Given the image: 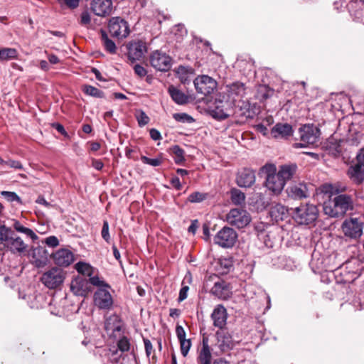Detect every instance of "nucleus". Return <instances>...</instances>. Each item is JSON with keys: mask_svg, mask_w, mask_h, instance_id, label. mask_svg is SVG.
Listing matches in <instances>:
<instances>
[{"mask_svg": "<svg viewBox=\"0 0 364 364\" xmlns=\"http://www.w3.org/2000/svg\"><path fill=\"white\" fill-rule=\"evenodd\" d=\"M149 134L151 138L154 141L159 140L161 138L160 132L156 129H151Z\"/></svg>", "mask_w": 364, "mask_h": 364, "instance_id": "nucleus-58", "label": "nucleus"}, {"mask_svg": "<svg viewBox=\"0 0 364 364\" xmlns=\"http://www.w3.org/2000/svg\"><path fill=\"white\" fill-rule=\"evenodd\" d=\"M45 242L46 245H48L49 247H55L58 245L59 241L58 239L55 236H49L48 237Z\"/></svg>", "mask_w": 364, "mask_h": 364, "instance_id": "nucleus-54", "label": "nucleus"}, {"mask_svg": "<svg viewBox=\"0 0 364 364\" xmlns=\"http://www.w3.org/2000/svg\"><path fill=\"white\" fill-rule=\"evenodd\" d=\"M168 93L172 100L178 105H184L188 102V97L173 85L168 87Z\"/></svg>", "mask_w": 364, "mask_h": 364, "instance_id": "nucleus-31", "label": "nucleus"}, {"mask_svg": "<svg viewBox=\"0 0 364 364\" xmlns=\"http://www.w3.org/2000/svg\"><path fill=\"white\" fill-rule=\"evenodd\" d=\"M288 196L294 199H302L308 197V188L306 184H295L287 189Z\"/></svg>", "mask_w": 364, "mask_h": 364, "instance_id": "nucleus-26", "label": "nucleus"}, {"mask_svg": "<svg viewBox=\"0 0 364 364\" xmlns=\"http://www.w3.org/2000/svg\"><path fill=\"white\" fill-rule=\"evenodd\" d=\"M133 69L135 74L140 77H144L147 74L146 70L139 64H136Z\"/></svg>", "mask_w": 364, "mask_h": 364, "instance_id": "nucleus-50", "label": "nucleus"}, {"mask_svg": "<svg viewBox=\"0 0 364 364\" xmlns=\"http://www.w3.org/2000/svg\"><path fill=\"white\" fill-rule=\"evenodd\" d=\"M111 0H92L91 8L97 16H104L111 11Z\"/></svg>", "mask_w": 364, "mask_h": 364, "instance_id": "nucleus-21", "label": "nucleus"}, {"mask_svg": "<svg viewBox=\"0 0 364 364\" xmlns=\"http://www.w3.org/2000/svg\"><path fill=\"white\" fill-rule=\"evenodd\" d=\"M0 241L4 242V246L14 254L23 253L28 248L22 238L5 225L0 226Z\"/></svg>", "mask_w": 364, "mask_h": 364, "instance_id": "nucleus-3", "label": "nucleus"}, {"mask_svg": "<svg viewBox=\"0 0 364 364\" xmlns=\"http://www.w3.org/2000/svg\"><path fill=\"white\" fill-rule=\"evenodd\" d=\"M5 165H7L8 166L15 168V169H22L23 166L21 163L18 161L11 160L9 159L8 161H5L4 163Z\"/></svg>", "mask_w": 364, "mask_h": 364, "instance_id": "nucleus-51", "label": "nucleus"}, {"mask_svg": "<svg viewBox=\"0 0 364 364\" xmlns=\"http://www.w3.org/2000/svg\"><path fill=\"white\" fill-rule=\"evenodd\" d=\"M101 235L102 238L107 242L110 240V235L109 233V223L107 221L105 220L103 223L102 229L101 231Z\"/></svg>", "mask_w": 364, "mask_h": 364, "instance_id": "nucleus-47", "label": "nucleus"}, {"mask_svg": "<svg viewBox=\"0 0 364 364\" xmlns=\"http://www.w3.org/2000/svg\"><path fill=\"white\" fill-rule=\"evenodd\" d=\"M101 39L107 50L114 53V42L108 38L107 33L103 30L101 31Z\"/></svg>", "mask_w": 364, "mask_h": 364, "instance_id": "nucleus-40", "label": "nucleus"}, {"mask_svg": "<svg viewBox=\"0 0 364 364\" xmlns=\"http://www.w3.org/2000/svg\"><path fill=\"white\" fill-rule=\"evenodd\" d=\"M181 314V311L178 309H171L169 312V316L171 317H178Z\"/></svg>", "mask_w": 364, "mask_h": 364, "instance_id": "nucleus-61", "label": "nucleus"}, {"mask_svg": "<svg viewBox=\"0 0 364 364\" xmlns=\"http://www.w3.org/2000/svg\"><path fill=\"white\" fill-rule=\"evenodd\" d=\"M245 95V84L240 82H235L225 86V102L221 101L212 111L213 117L218 119H225L232 114L233 107L246 108L248 105L243 101Z\"/></svg>", "mask_w": 364, "mask_h": 364, "instance_id": "nucleus-1", "label": "nucleus"}, {"mask_svg": "<svg viewBox=\"0 0 364 364\" xmlns=\"http://www.w3.org/2000/svg\"><path fill=\"white\" fill-rule=\"evenodd\" d=\"M209 196V194L207 193L203 192H193L189 195L188 200L189 202L195 203H200L205 200Z\"/></svg>", "mask_w": 364, "mask_h": 364, "instance_id": "nucleus-38", "label": "nucleus"}, {"mask_svg": "<svg viewBox=\"0 0 364 364\" xmlns=\"http://www.w3.org/2000/svg\"><path fill=\"white\" fill-rule=\"evenodd\" d=\"M217 343L216 347L219 349L220 353H225L229 352L235 346V342L232 336L224 330L218 331L216 332Z\"/></svg>", "mask_w": 364, "mask_h": 364, "instance_id": "nucleus-16", "label": "nucleus"}, {"mask_svg": "<svg viewBox=\"0 0 364 364\" xmlns=\"http://www.w3.org/2000/svg\"><path fill=\"white\" fill-rule=\"evenodd\" d=\"M54 263L59 267H68L74 261L73 253L68 249H60L52 254Z\"/></svg>", "mask_w": 364, "mask_h": 364, "instance_id": "nucleus-17", "label": "nucleus"}, {"mask_svg": "<svg viewBox=\"0 0 364 364\" xmlns=\"http://www.w3.org/2000/svg\"><path fill=\"white\" fill-rule=\"evenodd\" d=\"M70 290L77 296H86L90 291V285L87 279L77 277L72 280Z\"/></svg>", "mask_w": 364, "mask_h": 364, "instance_id": "nucleus-19", "label": "nucleus"}, {"mask_svg": "<svg viewBox=\"0 0 364 364\" xmlns=\"http://www.w3.org/2000/svg\"><path fill=\"white\" fill-rule=\"evenodd\" d=\"M141 161L143 163L152 166H159L162 163L161 158L151 159L145 156H141Z\"/></svg>", "mask_w": 364, "mask_h": 364, "instance_id": "nucleus-44", "label": "nucleus"}, {"mask_svg": "<svg viewBox=\"0 0 364 364\" xmlns=\"http://www.w3.org/2000/svg\"><path fill=\"white\" fill-rule=\"evenodd\" d=\"M210 291L213 295L221 299H227L231 295L229 286L223 280L215 282Z\"/></svg>", "mask_w": 364, "mask_h": 364, "instance_id": "nucleus-23", "label": "nucleus"}, {"mask_svg": "<svg viewBox=\"0 0 364 364\" xmlns=\"http://www.w3.org/2000/svg\"><path fill=\"white\" fill-rule=\"evenodd\" d=\"M237 239V232L230 227H224L214 237V242L223 248L232 247Z\"/></svg>", "mask_w": 364, "mask_h": 364, "instance_id": "nucleus-10", "label": "nucleus"}, {"mask_svg": "<svg viewBox=\"0 0 364 364\" xmlns=\"http://www.w3.org/2000/svg\"><path fill=\"white\" fill-rule=\"evenodd\" d=\"M213 364H230V363L223 358H219V359L215 360L213 362Z\"/></svg>", "mask_w": 364, "mask_h": 364, "instance_id": "nucleus-64", "label": "nucleus"}, {"mask_svg": "<svg viewBox=\"0 0 364 364\" xmlns=\"http://www.w3.org/2000/svg\"><path fill=\"white\" fill-rule=\"evenodd\" d=\"M1 195L9 202L16 201L18 203H22L21 198L15 192L3 191Z\"/></svg>", "mask_w": 364, "mask_h": 364, "instance_id": "nucleus-41", "label": "nucleus"}, {"mask_svg": "<svg viewBox=\"0 0 364 364\" xmlns=\"http://www.w3.org/2000/svg\"><path fill=\"white\" fill-rule=\"evenodd\" d=\"M48 60L51 64H57L59 62V58L55 55H48Z\"/></svg>", "mask_w": 364, "mask_h": 364, "instance_id": "nucleus-63", "label": "nucleus"}, {"mask_svg": "<svg viewBox=\"0 0 364 364\" xmlns=\"http://www.w3.org/2000/svg\"><path fill=\"white\" fill-rule=\"evenodd\" d=\"M128 58L132 61L139 60L147 52L146 43L141 41H133L127 45Z\"/></svg>", "mask_w": 364, "mask_h": 364, "instance_id": "nucleus-15", "label": "nucleus"}, {"mask_svg": "<svg viewBox=\"0 0 364 364\" xmlns=\"http://www.w3.org/2000/svg\"><path fill=\"white\" fill-rule=\"evenodd\" d=\"M363 166L358 162L356 164L350 166L348 171L347 175L349 178L355 184H361L364 181V169Z\"/></svg>", "mask_w": 364, "mask_h": 364, "instance_id": "nucleus-24", "label": "nucleus"}, {"mask_svg": "<svg viewBox=\"0 0 364 364\" xmlns=\"http://www.w3.org/2000/svg\"><path fill=\"white\" fill-rule=\"evenodd\" d=\"M82 91L87 95L102 98L104 97V93L99 89L92 85H85L82 87Z\"/></svg>", "mask_w": 364, "mask_h": 364, "instance_id": "nucleus-37", "label": "nucleus"}, {"mask_svg": "<svg viewBox=\"0 0 364 364\" xmlns=\"http://www.w3.org/2000/svg\"><path fill=\"white\" fill-rule=\"evenodd\" d=\"M101 355L105 364H114V351L110 348L104 349Z\"/></svg>", "mask_w": 364, "mask_h": 364, "instance_id": "nucleus-42", "label": "nucleus"}, {"mask_svg": "<svg viewBox=\"0 0 364 364\" xmlns=\"http://www.w3.org/2000/svg\"><path fill=\"white\" fill-rule=\"evenodd\" d=\"M75 269L80 274L90 276L92 268L90 265L85 262H79L75 264Z\"/></svg>", "mask_w": 364, "mask_h": 364, "instance_id": "nucleus-39", "label": "nucleus"}, {"mask_svg": "<svg viewBox=\"0 0 364 364\" xmlns=\"http://www.w3.org/2000/svg\"><path fill=\"white\" fill-rule=\"evenodd\" d=\"M341 230L346 237L357 239L363 234V223L358 218L346 219L342 223Z\"/></svg>", "mask_w": 364, "mask_h": 364, "instance_id": "nucleus-12", "label": "nucleus"}, {"mask_svg": "<svg viewBox=\"0 0 364 364\" xmlns=\"http://www.w3.org/2000/svg\"><path fill=\"white\" fill-rule=\"evenodd\" d=\"M173 154V159L176 164H181L185 161V151L178 145H174L171 148Z\"/></svg>", "mask_w": 364, "mask_h": 364, "instance_id": "nucleus-34", "label": "nucleus"}, {"mask_svg": "<svg viewBox=\"0 0 364 364\" xmlns=\"http://www.w3.org/2000/svg\"><path fill=\"white\" fill-rule=\"evenodd\" d=\"M193 83L196 91L205 96L210 95L217 86L216 81L208 75L196 77Z\"/></svg>", "mask_w": 364, "mask_h": 364, "instance_id": "nucleus-14", "label": "nucleus"}, {"mask_svg": "<svg viewBox=\"0 0 364 364\" xmlns=\"http://www.w3.org/2000/svg\"><path fill=\"white\" fill-rule=\"evenodd\" d=\"M292 127L287 124H277L272 129L271 134L274 138L283 139L292 134Z\"/></svg>", "mask_w": 364, "mask_h": 364, "instance_id": "nucleus-25", "label": "nucleus"}, {"mask_svg": "<svg viewBox=\"0 0 364 364\" xmlns=\"http://www.w3.org/2000/svg\"><path fill=\"white\" fill-rule=\"evenodd\" d=\"M181 346V354L185 357L188 355V351L191 346V342L190 339H183L179 341Z\"/></svg>", "mask_w": 364, "mask_h": 364, "instance_id": "nucleus-43", "label": "nucleus"}, {"mask_svg": "<svg viewBox=\"0 0 364 364\" xmlns=\"http://www.w3.org/2000/svg\"><path fill=\"white\" fill-rule=\"evenodd\" d=\"M269 213L271 218L276 222L283 221L289 216L288 208L281 203L272 204Z\"/></svg>", "mask_w": 364, "mask_h": 364, "instance_id": "nucleus-22", "label": "nucleus"}, {"mask_svg": "<svg viewBox=\"0 0 364 364\" xmlns=\"http://www.w3.org/2000/svg\"><path fill=\"white\" fill-rule=\"evenodd\" d=\"M356 159L357 162L364 168V148L360 151L359 154H358Z\"/></svg>", "mask_w": 364, "mask_h": 364, "instance_id": "nucleus-60", "label": "nucleus"}, {"mask_svg": "<svg viewBox=\"0 0 364 364\" xmlns=\"http://www.w3.org/2000/svg\"><path fill=\"white\" fill-rule=\"evenodd\" d=\"M13 226L16 231L24 233L27 236L30 237L33 241H35L38 238L37 235L31 229L23 226L19 221L16 220Z\"/></svg>", "mask_w": 364, "mask_h": 364, "instance_id": "nucleus-33", "label": "nucleus"}, {"mask_svg": "<svg viewBox=\"0 0 364 364\" xmlns=\"http://www.w3.org/2000/svg\"><path fill=\"white\" fill-rule=\"evenodd\" d=\"M297 169V166L294 164H284L279 166L277 173L284 179L286 183L287 181L290 180L295 174Z\"/></svg>", "mask_w": 364, "mask_h": 364, "instance_id": "nucleus-28", "label": "nucleus"}, {"mask_svg": "<svg viewBox=\"0 0 364 364\" xmlns=\"http://www.w3.org/2000/svg\"><path fill=\"white\" fill-rule=\"evenodd\" d=\"M176 73L181 82L186 85L191 82V77L193 75V69L191 67L181 65L177 68Z\"/></svg>", "mask_w": 364, "mask_h": 364, "instance_id": "nucleus-30", "label": "nucleus"}, {"mask_svg": "<svg viewBox=\"0 0 364 364\" xmlns=\"http://www.w3.org/2000/svg\"><path fill=\"white\" fill-rule=\"evenodd\" d=\"M149 60L153 68L161 72L169 70L172 65L171 57L166 53L158 50L151 54Z\"/></svg>", "mask_w": 364, "mask_h": 364, "instance_id": "nucleus-11", "label": "nucleus"}, {"mask_svg": "<svg viewBox=\"0 0 364 364\" xmlns=\"http://www.w3.org/2000/svg\"><path fill=\"white\" fill-rule=\"evenodd\" d=\"M143 342L144 344L146 355L147 357H149L154 351L152 343L148 338H143Z\"/></svg>", "mask_w": 364, "mask_h": 364, "instance_id": "nucleus-48", "label": "nucleus"}, {"mask_svg": "<svg viewBox=\"0 0 364 364\" xmlns=\"http://www.w3.org/2000/svg\"><path fill=\"white\" fill-rule=\"evenodd\" d=\"M112 316L113 315L112 314L105 315V321L104 325L105 333L110 339H112L114 336V319L112 318Z\"/></svg>", "mask_w": 364, "mask_h": 364, "instance_id": "nucleus-35", "label": "nucleus"}, {"mask_svg": "<svg viewBox=\"0 0 364 364\" xmlns=\"http://www.w3.org/2000/svg\"><path fill=\"white\" fill-rule=\"evenodd\" d=\"M136 119L140 127H144L149 122V117L143 111H140L136 114Z\"/></svg>", "mask_w": 364, "mask_h": 364, "instance_id": "nucleus-45", "label": "nucleus"}, {"mask_svg": "<svg viewBox=\"0 0 364 364\" xmlns=\"http://www.w3.org/2000/svg\"><path fill=\"white\" fill-rule=\"evenodd\" d=\"M36 203H39V204H42V205H43L46 206V207H50V206L51 205H50L48 202H47V201L46 200V199H45L43 197H42V196H39V197L37 198V200H36Z\"/></svg>", "mask_w": 364, "mask_h": 364, "instance_id": "nucleus-62", "label": "nucleus"}, {"mask_svg": "<svg viewBox=\"0 0 364 364\" xmlns=\"http://www.w3.org/2000/svg\"><path fill=\"white\" fill-rule=\"evenodd\" d=\"M301 142L295 143L294 148H303L308 145L315 144L320 136V129L313 124H305L299 128Z\"/></svg>", "mask_w": 364, "mask_h": 364, "instance_id": "nucleus-6", "label": "nucleus"}, {"mask_svg": "<svg viewBox=\"0 0 364 364\" xmlns=\"http://www.w3.org/2000/svg\"><path fill=\"white\" fill-rule=\"evenodd\" d=\"M318 215V210L313 204H302L296 208L293 213V219L299 225H309L314 223Z\"/></svg>", "mask_w": 364, "mask_h": 364, "instance_id": "nucleus-5", "label": "nucleus"}, {"mask_svg": "<svg viewBox=\"0 0 364 364\" xmlns=\"http://www.w3.org/2000/svg\"><path fill=\"white\" fill-rule=\"evenodd\" d=\"M173 118L175 120L181 122H191L193 121V119L186 113H176L173 114Z\"/></svg>", "mask_w": 364, "mask_h": 364, "instance_id": "nucleus-46", "label": "nucleus"}, {"mask_svg": "<svg viewBox=\"0 0 364 364\" xmlns=\"http://www.w3.org/2000/svg\"><path fill=\"white\" fill-rule=\"evenodd\" d=\"M65 278V272L58 267H52L43 274L41 277V282L48 289L58 288Z\"/></svg>", "mask_w": 364, "mask_h": 364, "instance_id": "nucleus-8", "label": "nucleus"}, {"mask_svg": "<svg viewBox=\"0 0 364 364\" xmlns=\"http://www.w3.org/2000/svg\"><path fill=\"white\" fill-rule=\"evenodd\" d=\"M60 4H65L70 9H75L79 5L80 0H58Z\"/></svg>", "mask_w": 364, "mask_h": 364, "instance_id": "nucleus-49", "label": "nucleus"}, {"mask_svg": "<svg viewBox=\"0 0 364 364\" xmlns=\"http://www.w3.org/2000/svg\"><path fill=\"white\" fill-rule=\"evenodd\" d=\"M108 289H110L109 286H103L95 292V304L101 309H108L112 306L113 299Z\"/></svg>", "mask_w": 364, "mask_h": 364, "instance_id": "nucleus-13", "label": "nucleus"}, {"mask_svg": "<svg viewBox=\"0 0 364 364\" xmlns=\"http://www.w3.org/2000/svg\"><path fill=\"white\" fill-rule=\"evenodd\" d=\"M250 214L244 208H236L231 209L226 215L225 220L231 226L243 228L251 222Z\"/></svg>", "mask_w": 364, "mask_h": 364, "instance_id": "nucleus-7", "label": "nucleus"}, {"mask_svg": "<svg viewBox=\"0 0 364 364\" xmlns=\"http://www.w3.org/2000/svg\"><path fill=\"white\" fill-rule=\"evenodd\" d=\"M261 171L266 174L265 187L274 195L280 194L286 183L277 173L276 166L267 164L261 168Z\"/></svg>", "mask_w": 364, "mask_h": 364, "instance_id": "nucleus-4", "label": "nucleus"}, {"mask_svg": "<svg viewBox=\"0 0 364 364\" xmlns=\"http://www.w3.org/2000/svg\"><path fill=\"white\" fill-rule=\"evenodd\" d=\"M211 362V353L208 343V341L203 340L202 348L200 351L198 363V364H210Z\"/></svg>", "mask_w": 364, "mask_h": 364, "instance_id": "nucleus-29", "label": "nucleus"}, {"mask_svg": "<svg viewBox=\"0 0 364 364\" xmlns=\"http://www.w3.org/2000/svg\"><path fill=\"white\" fill-rule=\"evenodd\" d=\"M255 173L252 169L243 168L237 173L236 182L240 187L252 186L255 182Z\"/></svg>", "mask_w": 364, "mask_h": 364, "instance_id": "nucleus-20", "label": "nucleus"}, {"mask_svg": "<svg viewBox=\"0 0 364 364\" xmlns=\"http://www.w3.org/2000/svg\"><path fill=\"white\" fill-rule=\"evenodd\" d=\"M90 21H91V18H90V15L89 12L87 11H84L81 14L80 23L84 26L88 25V24H90Z\"/></svg>", "mask_w": 364, "mask_h": 364, "instance_id": "nucleus-52", "label": "nucleus"}, {"mask_svg": "<svg viewBox=\"0 0 364 364\" xmlns=\"http://www.w3.org/2000/svg\"><path fill=\"white\" fill-rule=\"evenodd\" d=\"M231 200L235 205H241L245 202V196L243 192L237 188H232L230 191Z\"/></svg>", "mask_w": 364, "mask_h": 364, "instance_id": "nucleus-36", "label": "nucleus"}, {"mask_svg": "<svg viewBox=\"0 0 364 364\" xmlns=\"http://www.w3.org/2000/svg\"><path fill=\"white\" fill-rule=\"evenodd\" d=\"M176 334L178 341L186 339V331L183 326L177 325L176 327Z\"/></svg>", "mask_w": 364, "mask_h": 364, "instance_id": "nucleus-55", "label": "nucleus"}, {"mask_svg": "<svg viewBox=\"0 0 364 364\" xmlns=\"http://www.w3.org/2000/svg\"><path fill=\"white\" fill-rule=\"evenodd\" d=\"M189 290V287L188 286H183L179 291V296L178 301V302L183 301L188 296V291Z\"/></svg>", "mask_w": 364, "mask_h": 364, "instance_id": "nucleus-53", "label": "nucleus"}, {"mask_svg": "<svg viewBox=\"0 0 364 364\" xmlns=\"http://www.w3.org/2000/svg\"><path fill=\"white\" fill-rule=\"evenodd\" d=\"M171 183L176 190H181L182 188L180 180L177 176H174L171 178Z\"/></svg>", "mask_w": 364, "mask_h": 364, "instance_id": "nucleus-57", "label": "nucleus"}, {"mask_svg": "<svg viewBox=\"0 0 364 364\" xmlns=\"http://www.w3.org/2000/svg\"><path fill=\"white\" fill-rule=\"evenodd\" d=\"M353 208V199L346 194L338 195L328 203H325L323 205L325 214L333 218L343 216L348 210H352Z\"/></svg>", "mask_w": 364, "mask_h": 364, "instance_id": "nucleus-2", "label": "nucleus"}, {"mask_svg": "<svg viewBox=\"0 0 364 364\" xmlns=\"http://www.w3.org/2000/svg\"><path fill=\"white\" fill-rule=\"evenodd\" d=\"M52 127L53 128H55L58 132L62 134L63 135H64V136L67 135V132L65 130V128H64V127L62 124H60L59 123H53L52 124Z\"/></svg>", "mask_w": 364, "mask_h": 364, "instance_id": "nucleus-59", "label": "nucleus"}, {"mask_svg": "<svg viewBox=\"0 0 364 364\" xmlns=\"http://www.w3.org/2000/svg\"><path fill=\"white\" fill-rule=\"evenodd\" d=\"M213 326L223 330L227 324L228 313L226 309L221 304L217 305L211 314Z\"/></svg>", "mask_w": 364, "mask_h": 364, "instance_id": "nucleus-18", "label": "nucleus"}, {"mask_svg": "<svg viewBox=\"0 0 364 364\" xmlns=\"http://www.w3.org/2000/svg\"><path fill=\"white\" fill-rule=\"evenodd\" d=\"M129 33L130 29L128 23L119 17H115V38H126Z\"/></svg>", "mask_w": 364, "mask_h": 364, "instance_id": "nucleus-27", "label": "nucleus"}, {"mask_svg": "<svg viewBox=\"0 0 364 364\" xmlns=\"http://www.w3.org/2000/svg\"><path fill=\"white\" fill-rule=\"evenodd\" d=\"M89 284H92L94 286H98L100 287L103 286H107V284H104L102 281H100L98 277H91L89 279Z\"/></svg>", "mask_w": 364, "mask_h": 364, "instance_id": "nucleus-56", "label": "nucleus"}, {"mask_svg": "<svg viewBox=\"0 0 364 364\" xmlns=\"http://www.w3.org/2000/svg\"><path fill=\"white\" fill-rule=\"evenodd\" d=\"M18 58V51L12 48H4L0 49V62L7 61Z\"/></svg>", "mask_w": 364, "mask_h": 364, "instance_id": "nucleus-32", "label": "nucleus"}, {"mask_svg": "<svg viewBox=\"0 0 364 364\" xmlns=\"http://www.w3.org/2000/svg\"><path fill=\"white\" fill-rule=\"evenodd\" d=\"M115 331L119 333L117 340V350L122 353L129 352L131 348V338L126 325L115 315Z\"/></svg>", "mask_w": 364, "mask_h": 364, "instance_id": "nucleus-9", "label": "nucleus"}]
</instances>
